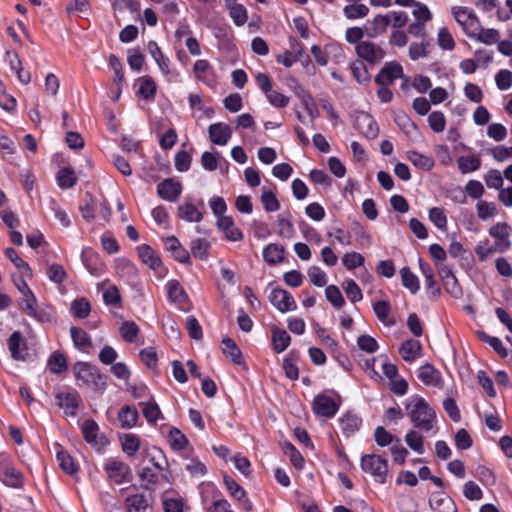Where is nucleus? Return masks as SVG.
I'll use <instances>...</instances> for the list:
<instances>
[{"instance_id":"864d4df0","label":"nucleus","mask_w":512,"mask_h":512,"mask_svg":"<svg viewBox=\"0 0 512 512\" xmlns=\"http://www.w3.org/2000/svg\"><path fill=\"white\" fill-rule=\"evenodd\" d=\"M60 468L68 475H73L78 471V465L72 456L64 451H58L56 455Z\"/></svg>"},{"instance_id":"412c9836","label":"nucleus","mask_w":512,"mask_h":512,"mask_svg":"<svg viewBox=\"0 0 512 512\" xmlns=\"http://www.w3.org/2000/svg\"><path fill=\"white\" fill-rule=\"evenodd\" d=\"M144 457L149 461L152 469L160 471V473H170L169 464L163 450L157 446H152L144 450Z\"/></svg>"},{"instance_id":"4be33fe9","label":"nucleus","mask_w":512,"mask_h":512,"mask_svg":"<svg viewBox=\"0 0 512 512\" xmlns=\"http://www.w3.org/2000/svg\"><path fill=\"white\" fill-rule=\"evenodd\" d=\"M429 505L433 512H457L458 508L454 500L445 492H434L429 499Z\"/></svg>"},{"instance_id":"052dcab7","label":"nucleus","mask_w":512,"mask_h":512,"mask_svg":"<svg viewBox=\"0 0 512 512\" xmlns=\"http://www.w3.org/2000/svg\"><path fill=\"white\" fill-rule=\"evenodd\" d=\"M342 288L352 303L355 304L363 299L362 290L353 279L345 280L342 283Z\"/></svg>"},{"instance_id":"09e8293b","label":"nucleus","mask_w":512,"mask_h":512,"mask_svg":"<svg viewBox=\"0 0 512 512\" xmlns=\"http://www.w3.org/2000/svg\"><path fill=\"white\" fill-rule=\"evenodd\" d=\"M402 285L408 289L412 294H416L420 290V282L418 277L405 266L400 270Z\"/></svg>"},{"instance_id":"6ab92c4d","label":"nucleus","mask_w":512,"mask_h":512,"mask_svg":"<svg viewBox=\"0 0 512 512\" xmlns=\"http://www.w3.org/2000/svg\"><path fill=\"white\" fill-rule=\"evenodd\" d=\"M8 349L11 357L17 361H24L28 355V346L20 331H14L8 339Z\"/></svg>"},{"instance_id":"6e6d98bb","label":"nucleus","mask_w":512,"mask_h":512,"mask_svg":"<svg viewBox=\"0 0 512 512\" xmlns=\"http://www.w3.org/2000/svg\"><path fill=\"white\" fill-rule=\"evenodd\" d=\"M350 69L355 80L360 84L369 83L371 76L369 71L361 60H355L350 64Z\"/></svg>"},{"instance_id":"de8ad7c7","label":"nucleus","mask_w":512,"mask_h":512,"mask_svg":"<svg viewBox=\"0 0 512 512\" xmlns=\"http://www.w3.org/2000/svg\"><path fill=\"white\" fill-rule=\"evenodd\" d=\"M489 234L496 238L495 245L503 248L504 244L508 245V249L511 246V242L509 240V234L507 232V224L506 223H497L489 229Z\"/></svg>"},{"instance_id":"aec40b11","label":"nucleus","mask_w":512,"mask_h":512,"mask_svg":"<svg viewBox=\"0 0 512 512\" xmlns=\"http://www.w3.org/2000/svg\"><path fill=\"white\" fill-rule=\"evenodd\" d=\"M291 50H286L283 54H279L276 57V61L287 68L293 66V64L303 57L304 48L303 44L295 38L290 39Z\"/></svg>"},{"instance_id":"20e7f679","label":"nucleus","mask_w":512,"mask_h":512,"mask_svg":"<svg viewBox=\"0 0 512 512\" xmlns=\"http://www.w3.org/2000/svg\"><path fill=\"white\" fill-rule=\"evenodd\" d=\"M360 466L363 472L374 477L375 481L384 484L388 475L387 460L376 454H366L361 457Z\"/></svg>"},{"instance_id":"4c0bfd02","label":"nucleus","mask_w":512,"mask_h":512,"mask_svg":"<svg viewBox=\"0 0 512 512\" xmlns=\"http://www.w3.org/2000/svg\"><path fill=\"white\" fill-rule=\"evenodd\" d=\"M222 344L224 355L230 358L233 364L242 365L245 363L242 352L233 339L226 337L222 340Z\"/></svg>"},{"instance_id":"603ef678","label":"nucleus","mask_w":512,"mask_h":512,"mask_svg":"<svg viewBox=\"0 0 512 512\" xmlns=\"http://www.w3.org/2000/svg\"><path fill=\"white\" fill-rule=\"evenodd\" d=\"M91 312V305L87 298H76L71 304V313L77 319H85Z\"/></svg>"},{"instance_id":"79ce46f5","label":"nucleus","mask_w":512,"mask_h":512,"mask_svg":"<svg viewBox=\"0 0 512 512\" xmlns=\"http://www.w3.org/2000/svg\"><path fill=\"white\" fill-rule=\"evenodd\" d=\"M5 255L6 257L14 264V266L21 271L26 277L32 278L33 277V271L28 262L24 261L17 253V251L12 248L8 247L5 249Z\"/></svg>"},{"instance_id":"7ed1b4c3","label":"nucleus","mask_w":512,"mask_h":512,"mask_svg":"<svg viewBox=\"0 0 512 512\" xmlns=\"http://www.w3.org/2000/svg\"><path fill=\"white\" fill-rule=\"evenodd\" d=\"M0 480L11 488L21 489L24 486V475L15 467L12 457L5 452L0 453Z\"/></svg>"},{"instance_id":"a19ab883","label":"nucleus","mask_w":512,"mask_h":512,"mask_svg":"<svg viewBox=\"0 0 512 512\" xmlns=\"http://www.w3.org/2000/svg\"><path fill=\"white\" fill-rule=\"evenodd\" d=\"M458 169L462 174L477 171L481 167V159L478 155L472 154L460 156L457 159Z\"/></svg>"},{"instance_id":"a18cd8bd","label":"nucleus","mask_w":512,"mask_h":512,"mask_svg":"<svg viewBox=\"0 0 512 512\" xmlns=\"http://www.w3.org/2000/svg\"><path fill=\"white\" fill-rule=\"evenodd\" d=\"M24 288H25V291L22 290V294L24 296V299H23V302H22V305H21V309L27 315H29L31 317H34V318L40 319V317L38 316L37 310L35 308L37 300H36V297H35L34 293L30 289L28 284H24Z\"/></svg>"},{"instance_id":"ddd939ff","label":"nucleus","mask_w":512,"mask_h":512,"mask_svg":"<svg viewBox=\"0 0 512 512\" xmlns=\"http://www.w3.org/2000/svg\"><path fill=\"white\" fill-rule=\"evenodd\" d=\"M454 17L469 38L475 37L480 22L473 12H469L467 8L459 7L454 11Z\"/></svg>"},{"instance_id":"4468645a","label":"nucleus","mask_w":512,"mask_h":512,"mask_svg":"<svg viewBox=\"0 0 512 512\" xmlns=\"http://www.w3.org/2000/svg\"><path fill=\"white\" fill-rule=\"evenodd\" d=\"M182 184L174 178H166L157 185L158 196L168 202H176L182 193Z\"/></svg>"},{"instance_id":"ea45409f","label":"nucleus","mask_w":512,"mask_h":512,"mask_svg":"<svg viewBox=\"0 0 512 512\" xmlns=\"http://www.w3.org/2000/svg\"><path fill=\"white\" fill-rule=\"evenodd\" d=\"M70 334L75 347L79 350L86 352L92 346L91 337L85 330L72 326Z\"/></svg>"},{"instance_id":"473e14b6","label":"nucleus","mask_w":512,"mask_h":512,"mask_svg":"<svg viewBox=\"0 0 512 512\" xmlns=\"http://www.w3.org/2000/svg\"><path fill=\"white\" fill-rule=\"evenodd\" d=\"M390 24V15H376L366 28V34L370 38H376L383 35Z\"/></svg>"},{"instance_id":"7c9ffc66","label":"nucleus","mask_w":512,"mask_h":512,"mask_svg":"<svg viewBox=\"0 0 512 512\" xmlns=\"http://www.w3.org/2000/svg\"><path fill=\"white\" fill-rule=\"evenodd\" d=\"M151 506V499L145 494L130 495L125 499L126 512H145Z\"/></svg>"},{"instance_id":"72a5a7b5","label":"nucleus","mask_w":512,"mask_h":512,"mask_svg":"<svg viewBox=\"0 0 512 512\" xmlns=\"http://www.w3.org/2000/svg\"><path fill=\"white\" fill-rule=\"evenodd\" d=\"M376 318L386 326L395 325V320L390 318L391 315V304L387 300H379L372 305Z\"/></svg>"},{"instance_id":"680f3d73","label":"nucleus","mask_w":512,"mask_h":512,"mask_svg":"<svg viewBox=\"0 0 512 512\" xmlns=\"http://www.w3.org/2000/svg\"><path fill=\"white\" fill-rule=\"evenodd\" d=\"M139 331V326L134 321H124L119 328L121 337L128 343L135 342Z\"/></svg>"},{"instance_id":"774afa93","label":"nucleus","mask_w":512,"mask_h":512,"mask_svg":"<svg viewBox=\"0 0 512 512\" xmlns=\"http://www.w3.org/2000/svg\"><path fill=\"white\" fill-rule=\"evenodd\" d=\"M429 220L440 230L447 228V216L443 208L433 207L429 210Z\"/></svg>"},{"instance_id":"a878e982","label":"nucleus","mask_w":512,"mask_h":512,"mask_svg":"<svg viewBox=\"0 0 512 512\" xmlns=\"http://www.w3.org/2000/svg\"><path fill=\"white\" fill-rule=\"evenodd\" d=\"M398 352L405 362L412 363L421 356L422 344L418 340L407 339L401 343Z\"/></svg>"},{"instance_id":"5fc2aeb1","label":"nucleus","mask_w":512,"mask_h":512,"mask_svg":"<svg viewBox=\"0 0 512 512\" xmlns=\"http://www.w3.org/2000/svg\"><path fill=\"white\" fill-rule=\"evenodd\" d=\"M142 406V413L145 419L150 424H155L159 419H163V415L158 404L155 401L140 403Z\"/></svg>"},{"instance_id":"1a4fd4ad","label":"nucleus","mask_w":512,"mask_h":512,"mask_svg":"<svg viewBox=\"0 0 512 512\" xmlns=\"http://www.w3.org/2000/svg\"><path fill=\"white\" fill-rule=\"evenodd\" d=\"M340 408V403H337L332 397L320 393L314 397L312 403V410L316 415L333 418Z\"/></svg>"},{"instance_id":"f704fd0d","label":"nucleus","mask_w":512,"mask_h":512,"mask_svg":"<svg viewBox=\"0 0 512 512\" xmlns=\"http://www.w3.org/2000/svg\"><path fill=\"white\" fill-rule=\"evenodd\" d=\"M177 217L186 222L198 223L203 219V213L194 204L185 202L178 206Z\"/></svg>"},{"instance_id":"a211bd4d","label":"nucleus","mask_w":512,"mask_h":512,"mask_svg":"<svg viewBox=\"0 0 512 512\" xmlns=\"http://www.w3.org/2000/svg\"><path fill=\"white\" fill-rule=\"evenodd\" d=\"M419 268L425 279L426 293L432 300L438 298L441 294V288L434 278V271L431 265L422 258H419Z\"/></svg>"},{"instance_id":"9d476101","label":"nucleus","mask_w":512,"mask_h":512,"mask_svg":"<svg viewBox=\"0 0 512 512\" xmlns=\"http://www.w3.org/2000/svg\"><path fill=\"white\" fill-rule=\"evenodd\" d=\"M403 67L397 61L386 62L381 68L379 73L375 76V83L377 85H392L395 80L403 78Z\"/></svg>"},{"instance_id":"9b49d317","label":"nucleus","mask_w":512,"mask_h":512,"mask_svg":"<svg viewBox=\"0 0 512 512\" xmlns=\"http://www.w3.org/2000/svg\"><path fill=\"white\" fill-rule=\"evenodd\" d=\"M56 403L64 409L67 416L75 417L82 402L80 394L76 391L58 392L55 395Z\"/></svg>"},{"instance_id":"f257e3e1","label":"nucleus","mask_w":512,"mask_h":512,"mask_svg":"<svg viewBox=\"0 0 512 512\" xmlns=\"http://www.w3.org/2000/svg\"><path fill=\"white\" fill-rule=\"evenodd\" d=\"M407 416L413 426L422 432H429L437 422L435 410L420 395L411 396L405 403Z\"/></svg>"},{"instance_id":"49530a36","label":"nucleus","mask_w":512,"mask_h":512,"mask_svg":"<svg viewBox=\"0 0 512 512\" xmlns=\"http://www.w3.org/2000/svg\"><path fill=\"white\" fill-rule=\"evenodd\" d=\"M140 438L136 434L127 433L121 438L122 451L128 456L133 457L140 448Z\"/></svg>"},{"instance_id":"c756f323","label":"nucleus","mask_w":512,"mask_h":512,"mask_svg":"<svg viewBox=\"0 0 512 512\" xmlns=\"http://www.w3.org/2000/svg\"><path fill=\"white\" fill-rule=\"evenodd\" d=\"M117 419L121 428L131 429L137 424L139 419L138 410L134 406L125 405L119 410Z\"/></svg>"},{"instance_id":"423d86ee","label":"nucleus","mask_w":512,"mask_h":512,"mask_svg":"<svg viewBox=\"0 0 512 512\" xmlns=\"http://www.w3.org/2000/svg\"><path fill=\"white\" fill-rule=\"evenodd\" d=\"M355 51L361 61H366L371 66L381 63L386 56L385 50L371 41L358 43L355 47Z\"/></svg>"},{"instance_id":"3c124183","label":"nucleus","mask_w":512,"mask_h":512,"mask_svg":"<svg viewBox=\"0 0 512 512\" xmlns=\"http://www.w3.org/2000/svg\"><path fill=\"white\" fill-rule=\"evenodd\" d=\"M210 247V243L204 238L194 239L190 245L192 255L201 261L208 259Z\"/></svg>"},{"instance_id":"58836bf2","label":"nucleus","mask_w":512,"mask_h":512,"mask_svg":"<svg viewBox=\"0 0 512 512\" xmlns=\"http://www.w3.org/2000/svg\"><path fill=\"white\" fill-rule=\"evenodd\" d=\"M291 343V337L284 329L275 327L272 330V348L275 353H282Z\"/></svg>"},{"instance_id":"2eb2a0df","label":"nucleus","mask_w":512,"mask_h":512,"mask_svg":"<svg viewBox=\"0 0 512 512\" xmlns=\"http://www.w3.org/2000/svg\"><path fill=\"white\" fill-rule=\"evenodd\" d=\"M81 260L85 268L94 276H99L106 270V266L100 255L90 247L83 248Z\"/></svg>"},{"instance_id":"2f4dec72","label":"nucleus","mask_w":512,"mask_h":512,"mask_svg":"<svg viewBox=\"0 0 512 512\" xmlns=\"http://www.w3.org/2000/svg\"><path fill=\"white\" fill-rule=\"evenodd\" d=\"M147 49L151 56L153 57V59L155 60V62L157 63L160 71L164 75H168L170 73V60L166 55H164L158 44L155 41L151 40L147 44Z\"/></svg>"},{"instance_id":"c85d7f7f","label":"nucleus","mask_w":512,"mask_h":512,"mask_svg":"<svg viewBox=\"0 0 512 512\" xmlns=\"http://www.w3.org/2000/svg\"><path fill=\"white\" fill-rule=\"evenodd\" d=\"M339 422L342 433L346 437H350L360 429L362 425V418L354 413L346 412L339 418Z\"/></svg>"},{"instance_id":"c9c22d12","label":"nucleus","mask_w":512,"mask_h":512,"mask_svg":"<svg viewBox=\"0 0 512 512\" xmlns=\"http://www.w3.org/2000/svg\"><path fill=\"white\" fill-rule=\"evenodd\" d=\"M139 88L137 94L147 101H152L157 92V85L151 76H142L137 79Z\"/></svg>"},{"instance_id":"6e6552de","label":"nucleus","mask_w":512,"mask_h":512,"mask_svg":"<svg viewBox=\"0 0 512 512\" xmlns=\"http://www.w3.org/2000/svg\"><path fill=\"white\" fill-rule=\"evenodd\" d=\"M81 433L84 440L98 449L109 444L108 438L99 433V426L93 419H86L81 425Z\"/></svg>"},{"instance_id":"bb28decb","label":"nucleus","mask_w":512,"mask_h":512,"mask_svg":"<svg viewBox=\"0 0 512 512\" xmlns=\"http://www.w3.org/2000/svg\"><path fill=\"white\" fill-rule=\"evenodd\" d=\"M137 253L143 264L152 270H157L162 266V260L157 252L148 244H142L137 247Z\"/></svg>"},{"instance_id":"f03ea898","label":"nucleus","mask_w":512,"mask_h":512,"mask_svg":"<svg viewBox=\"0 0 512 512\" xmlns=\"http://www.w3.org/2000/svg\"><path fill=\"white\" fill-rule=\"evenodd\" d=\"M73 372L76 380L81 381L83 385H93L100 389L106 386L107 376L102 374L97 366L88 362H76Z\"/></svg>"},{"instance_id":"cd10ccee","label":"nucleus","mask_w":512,"mask_h":512,"mask_svg":"<svg viewBox=\"0 0 512 512\" xmlns=\"http://www.w3.org/2000/svg\"><path fill=\"white\" fill-rule=\"evenodd\" d=\"M262 255L268 265L275 266L284 260L285 248L280 244L270 243L264 247Z\"/></svg>"},{"instance_id":"c03bdc74","label":"nucleus","mask_w":512,"mask_h":512,"mask_svg":"<svg viewBox=\"0 0 512 512\" xmlns=\"http://www.w3.org/2000/svg\"><path fill=\"white\" fill-rule=\"evenodd\" d=\"M47 367L53 374L65 372L68 369L66 356L59 351L53 352L47 361Z\"/></svg>"},{"instance_id":"4d7b16f0","label":"nucleus","mask_w":512,"mask_h":512,"mask_svg":"<svg viewBox=\"0 0 512 512\" xmlns=\"http://www.w3.org/2000/svg\"><path fill=\"white\" fill-rule=\"evenodd\" d=\"M500 38V33L497 29L494 28H482L481 25L479 26V30L476 31L475 37H472V39H476L477 41L486 44V45H492L494 43H497Z\"/></svg>"},{"instance_id":"bf43d9fd","label":"nucleus","mask_w":512,"mask_h":512,"mask_svg":"<svg viewBox=\"0 0 512 512\" xmlns=\"http://www.w3.org/2000/svg\"><path fill=\"white\" fill-rule=\"evenodd\" d=\"M405 442L416 453L420 455L424 453V438L418 431L409 430L405 435Z\"/></svg>"},{"instance_id":"338daca9","label":"nucleus","mask_w":512,"mask_h":512,"mask_svg":"<svg viewBox=\"0 0 512 512\" xmlns=\"http://www.w3.org/2000/svg\"><path fill=\"white\" fill-rule=\"evenodd\" d=\"M103 302L108 306H122V297L120 291L116 285L109 286L103 292Z\"/></svg>"},{"instance_id":"dca6fc26","label":"nucleus","mask_w":512,"mask_h":512,"mask_svg":"<svg viewBox=\"0 0 512 512\" xmlns=\"http://www.w3.org/2000/svg\"><path fill=\"white\" fill-rule=\"evenodd\" d=\"M223 483L226 489L229 491L231 497L236 499L245 511L253 510V504L247 497L245 489L239 485L233 477L225 475L223 477Z\"/></svg>"},{"instance_id":"f3484780","label":"nucleus","mask_w":512,"mask_h":512,"mask_svg":"<svg viewBox=\"0 0 512 512\" xmlns=\"http://www.w3.org/2000/svg\"><path fill=\"white\" fill-rule=\"evenodd\" d=\"M166 288L169 301L174 303L179 309L187 310L189 297L179 281L176 279L168 281Z\"/></svg>"},{"instance_id":"b1692460","label":"nucleus","mask_w":512,"mask_h":512,"mask_svg":"<svg viewBox=\"0 0 512 512\" xmlns=\"http://www.w3.org/2000/svg\"><path fill=\"white\" fill-rule=\"evenodd\" d=\"M217 227L224 233L226 240L231 242L241 241L244 237L241 229L235 226L234 220L230 216L219 217L217 219Z\"/></svg>"},{"instance_id":"393cba45","label":"nucleus","mask_w":512,"mask_h":512,"mask_svg":"<svg viewBox=\"0 0 512 512\" xmlns=\"http://www.w3.org/2000/svg\"><path fill=\"white\" fill-rule=\"evenodd\" d=\"M210 141L215 145H226L232 136L229 125L222 122L211 124L208 128Z\"/></svg>"},{"instance_id":"0eeeda50","label":"nucleus","mask_w":512,"mask_h":512,"mask_svg":"<svg viewBox=\"0 0 512 512\" xmlns=\"http://www.w3.org/2000/svg\"><path fill=\"white\" fill-rule=\"evenodd\" d=\"M138 476L142 482V488L150 491L151 493L155 491V487L160 483V481H164L169 484L173 481L171 473H160V471L154 470L151 467H142L139 469Z\"/></svg>"},{"instance_id":"8fccbe9b","label":"nucleus","mask_w":512,"mask_h":512,"mask_svg":"<svg viewBox=\"0 0 512 512\" xmlns=\"http://www.w3.org/2000/svg\"><path fill=\"white\" fill-rule=\"evenodd\" d=\"M57 184L62 189L73 187L77 182L75 171L71 167L61 168L56 175Z\"/></svg>"},{"instance_id":"e2e57ef3","label":"nucleus","mask_w":512,"mask_h":512,"mask_svg":"<svg viewBox=\"0 0 512 512\" xmlns=\"http://www.w3.org/2000/svg\"><path fill=\"white\" fill-rule=\"evenodd\" d=\"M325 296L336 309H340L345 305V299L336 285H328L325 289Z\"/></svg>"},{"instance_id":"0e129e2a","label":"nucleus","mask_w":512,"mask_h":512,"mask_svg":"<svg viewBox=\"0 0 512 512\" xmlns=\"http://www.w3.org/2000/svg\"><path fill=\"white\" fill-rule=\"evenodd\" d=\"M169 442L171 448L175 451H181L188 445V439L178 428H172L170 430Z\"/></svg>"},{"instance_id":"69168bd1","label":"nucleus","mask_w":512,"mask_h":512,"mask_svg":"<svg viewBox=\"0 0 512 512\" xmlns=\"http://www.w3.org/2000/svg\"><path fill=\"white\" fill-rule=\"evenodd\" d=\"M477 216L479 219L485 221L489 218H492L497 213V208L495 203L487 202L483 200H479L476 204Z\"/></svg>"},{"instance_id":"39448f33","label":"nucleus","mask_w":512,"mask_h":512,"mask_svg":"<svg viewBox=\"0 0 512 512\" xmlns=\"http://www.w3.org/2000/svg\"><path fill=\"white\" fill-rule=\"evenodd\" d=\"M107 480L113 484L121 485L130 482L133 478L130 466L117 458H109L103 464Z\"/></svg>"},{"instance_id":"13d9d810","label":"nucleus","mask_w":512,"mask_h":512,"mask_svg":"<svg viewBox=\"0 0 512 512\" xmlns=\"http://www.w3.org/2000/svg\"><path fill=\"white\" fill-rule=\"evenodd\" d=\"M478 338L481 341L488 343L501 358H506L508 356L507 349L498 337L490 336L484 331H479Z\"/></svg>"},{"instance_id":"5701e85b","label":"nucleus","mask_w":512,"mask_h":512,"mask_svg":"<svg viewBox=\"0 0 512 512\" xmlns=\"http://www.w3.org/2000/svg\"><path fill=\"white\" fill-rule=\"evenodd\" d=\"M418 379L427 386L441 387L442 375L432 364L426 363L418 369Z\"/></svg>"},{"instance_id":"f8f14e48","label":"nucleus","mask_w":512,"mask_h":512,"mask_svg":"<svg viewBox=\"0 0 512 512\" xmlns=\"http://www.w3.org/2000/svg\"><path fill=\"white\" fill-rule=\"evenodd\" d=\"M270 303L280 312L285 313L297 308L296 301L287 290L275 288L268 296Z\"/></svg>"},{"instance_id":"37998d69","label":"nucleus","mask_w":512,"mask_h":512,"mask_svg":"<svg viewBox=\"0 0 512 512\" xmlns=\"http://www.w3.org/2000/svg\"><path fill=\"white\" fill-rule=\"evenodd\" d=\"M407 159L418 169L429 171L434 167V160L430 156L421 154L418 151H408Z\"/></svg>"},{"instance_id":"e433bc0d","label":"nucleus","mask_w":512,"mask_h":512,"mask_svg":"<svg viewBox=\"0 0 512 512\" xmlns=\"http://www.w3.org/2000/svg\"><path fill=\"white\" fill-rule=\"evenodd\" d=\"M357 124L367 138L374 139L378 136L379 127L371 115L362 113L357 118Z\"/></svg>"}]
</instances>
